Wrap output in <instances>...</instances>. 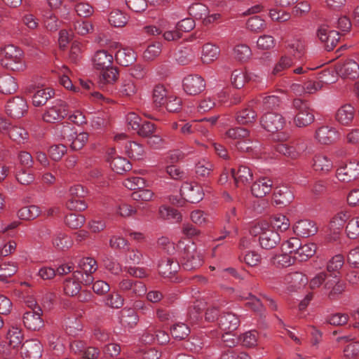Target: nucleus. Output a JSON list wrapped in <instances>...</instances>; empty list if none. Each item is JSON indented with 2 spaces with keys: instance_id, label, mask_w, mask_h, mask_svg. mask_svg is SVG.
Instances as JSON below:
<instances>
[{
  "instance_id": "48",
  "label": "nucleus",
  "mask_w": 359,
  "mask_h": 359,
  "mask_svg": "<svg viewBox=\"0 0 359 359\" xmlns=\"http://www.w3.org/2000/svg\"><path fill=\"white\" fill-rule=\"evenodd\" d=\"M153 102L156 107L164 105L167 101V91L163 85H157L153 90Z\"/></svg>"
},
{
  "instance_id": "36",
  "label": "nucleus",
  "mask_w": 359,
  "mask_h": 359,
  "mask_svg": "<svg viewBox=\"0 0 359 359\" xmlns=\"http://www.w3.org/2000/svg\"><path fill=\"white\" fill-rule=\"evenodd\" d=\"M180 267V263L171 258L163 259L158 264L159 272L166 276L177 272Z\"/></svg>"
},
{
  "instance_id": "18",
  "label": "nucleus",
  "mask_w": 359,
  "mask_h": 359,
  "mask_svg": "<svg viewBox=\"0 0 359 359\" xmlns=\"http://www.w3.org/2000/svg\"><path fill=\"white\" fill-rule=\"evenodd\" d=\"M102 73L98 76L97 84L102 89H105L108 86L113 85L118 78V71L116 67L111 65L104 69H100Z\"/></svg>"
},
{
  "instance_id": "46",
  "label": "nucleus",
  "mask_w": 359,
  "mask_h": 359,
  "mask_svg": "<svg viewBox=\"0 0 359 359\" xmlns=\"http://www.w3.org/2000/svg\"><path fill=\"white\" fill-rule=\"evenodd\" d=\"M39 208L36 205L25 206L20 208L18 212V217L20 219L31 220L40 215Z\"/></svg>"
},
{
  "instance_id": "7",
  "label": "nucleus",
  "mask_w": 359,
  "mask_h": 359,
  "mask_svg": "<svg viewBox=\"0 0 359 359\" xmlns=\"http://www.w3.org/2000/svg\"><path fill=\"white\" fill-rule=\"evenodd\" d=\"M317 36L327 51L333 50L339 40V32L330 29L326 25L319 27Z\"/></svg>"
},
{
  "instance_id": "38",
  "label": "nucleus",
  "mask_w": 359,
  "mask_h": 359,
  "mask_svg": "<svg viewBox=\"0 0 359 359\" xmlns=\"http://www.w3.org/2000/svg\"><path fill=\"white\" fill-rule=\"evenodd\" d=\"M112 170L118 174H123L132 169V164L125 158L114 157L110 162Z\"/></svg>"
},
{
  "instance_id": "4",
  "label": "nucleus",
  "mask_w": 359,
  "mask_h": 359,
  "mask_svg": "<svg viewBox=\"0 0 359 359\" xmlns=\"http://www.w3.org/2000/svg\"><path fill=\"white\" fill-rule=\"evenodd\" d=\"M80 271L73 273L74 278L80 283L88 285L93 283V273L97 269L96 261L91 257H83L79 263Z\"/></svg>"
},
{
  "instance_id": "20",
  "label": "nucleus",
  "mask_w": 359,
  "mask_h": 359,
  "mask_svg": "<svg viewBox=\"0 0 359 359\" xmlns=\"http://www.w3.org/2000/svg\"><path fill=\"white\" fill-rule=\"evenodd\" d=\"M218 324L222 330L233 332L239 326L240 320L236 314L226 312L220 316Z\"/></svg>"
},
{
  "instance_id": "1",
  "label": "nucleus",
  "mask_w": 359,
  "mask_h": 359,
  "mask_svg": "<svg viewBox=\"0 0 359 359\" xmlns=\"http://www.w3.org/2000/svg\"><path fill=\"white\" fill-rule=\"evenodd\" d=\"M179 248L180 252V264L182 267L187 271L195 270L202 266L203 263V253L198 250L191 241L187 243L180 242Z\"/></svg>"
},
{
  "instance_id": "44",
  "label": "nucleus",
  "mask_w": 359,
  "mask_h": 359,
  "mask_svg": "<svg viewBox=\"0 0 359 359\" xmlns=\"http://www.w3.org/2000/svg\"><path fill=\"white\" fill-rule=\"evenodd\" d=\"M269 225L274 231L283 232L289 229L290 223L285 215L279 214L272 217Z\"/></svg>"
},
{
  "instance_id": "40",
  "label": "nucleus",
  "mask_w": 359,
  "mask_h": 359,
  "mask_svg": "<svg viewBox=\"0 0 359 359\" xmlns=\"http://www.w3.org/2000/svg\"><path fill=\"white\" fill-rule=\"evenodd\" d=\"M322 82L323 81H315L310 80L304 83V86H302L299 84H293L292 88L293 90L297 93L304 92L306 93L312 94L322 88Z\"/></svg>"
},
{
  "instance_id": "33",
  "label": "nucleus",
  "mask_w": 359,
  "mask_h": 359,
  "mask_svg": "<svg viewBox=\"0 0 359 359\" xmlns=\"http://www.w3.org/2000/svg\"><path fill=\"white\" fill-rule=\"evenodd\" d=\"M257 117V113L252 109L248 107L238 111L236 114V121L241 125L252 123Z\"/></svg>"
},
{
  "instance_id": "49",
  "label": "nucleus",
  "mask_w": 359,
  "mask_h": 359,
  "mask_svg": "<svg viewBox=\"0 0 359 359\" xmlns=\"http://www.w3.org/2000/svg\"><path fill=\"white\" fill-rule=\"evenodd\" d=\"M65 325L69 334L76 335L81 331L83 325L78 317L69 316L65 319Z\"/></svg>"
},
{
  "instance_id": "2",
  "label": "nucleus",
  "mask_w": 359,
  "mask_h": 359,
  "mask_svg": "<svg viewBox=\"0 0 359 359\" xmlns=\"http://www.w3.org/2000/svg\"><path fill=\"white\" fill-rule=\"evenodd\" d=\"M252 236H259L260 246L266 250L274 248L280 241L279 233L274 231L270 225L265 222L254 224L250 229Z\"/></svg>"
},
{
  "instance_id": "60",
  "label": "nucleus",
  "mask_w": 359,
  "mask_h": 359,
  "mask_svg": "<svg viewBox=\"0 0 359 359\" xmlns=\"http://www.w3.org/2000/svg\"><path fill=\"white\" fill-rule=\"evenodd\" d=\"M249 135V131L241 127H236L229 129L225 133V136L233 140H243L247 138Z\"/></svg>"
},
{
  "instance_id": "25",
  "label": "nucleus",
  "mask_w": 359,
  "mask_h": 359,
  "mask_svg": "<svg viewBox=\"0 0 359 359\" xmlns=\"http://www.w3.org/2000/svg\"><path fill=\"white\" fill-rule=\"evenodd\" d=\"M294 194L287 186H280L275 189L273 199L277 205L286 206L294 199Z\"/></svg>"
},
{
  "instance_id": "31",
  "label": "nucleus",
  "mask_w": 359,
  "mask_h": 359,
  "mask_svg": "<svg viewBox=\"0 0 359 359\" xmlns=\"http://www.w3.org/2000/svg\"><path fill=\"white\" fill-rule=\"evenodd\" d=\"M18 89V83L15 79L9 75L0 76V92L4 94L14 93Z\"/></svg>"
},
{
  "instance_id": "3",
  "label": "nucleus",
  "mask_w": 359,
  "mask_h": 359,
  "mask_svg": "<svg viewBox=\"0 0 359 359\" xmlns=\"http://www.w3.org/2000/svg\"><path fill=\"white\" fill-rule=\"evenodd\" d=\"M0 55L3 57L2 64L12 71H22L25 68L23 53L14 45H7L0 49Z\"/></svg>"
},
{
  "instance_id": "16",
  "label": "nucleus",
  "mask_w": 359,
  "mask_h": 359,
  "mask_svg": "<svg viewBox=\"0 0 359 359\" xmlns=\"http://www.w3.org/2000/svg\"><path fill=\"white\" fill-rule=\"evenodd\" d=\"M43 313L41 309L35 311H26L23 315V323L25 326L31 330H39L43 327V320L41 318Z\"/></svg>"
},
{
  "instance_id": "52",
  "label": "nucleus",
  "mask_w": 359,
  "mask_h": 359,
  "mask_svg": "<svg viewBox=\"0 0 359 359\" xmlns=\"http://www.w3.org/2000/svg\"><path fill=\"white\" fill-rule=\"evenodd\" d=\"M160 217L164 219L179 222L182 219L180 212L175 208L168 206H162L159 209Z\"/></svg>"
},
{
  "instance_id": "10",
  "label": "nucleus",
  "mask_w": 359,
  "mask_h": 359,
  "mask_svg": "<svg viewBox=\"0 0 359 359\" xmlns=\"http://www.w3.org/2000/svg\"><path fill=\"white\" fill-rule=\"evenodd\" d=\"M337 178L343 182H349L359 177V161H351L339 167L336 173Z\"/></svg>"
},
{
  "instance_id": "19",
  "label": "nucleus",
  "mask_w": 359,
  "mask_h": 359,
  "mask_svg": "<svg viewBox=\"0 0 359 359\" xmlns=\"http://www.w3.org/2000/svg\"><path fill=\"white\" fill-rule=\"evenodd\" d=\"M273 187L270 178L263 177L257 180L251 187L252 194L257 198H262L269 194Z\"/></svg>"
},
{
  "instance_id": "53",
  "label": "nucleus",
  "mask_w": 359,
  "mask_h": 359,
  "mask_svg": "<svg viewBox=\"0 0 359 359\" xmlns=\"http://www.w3.org/2000/svg\"><path fill=\"white\" fill-rule=\"evenodd\" d=\"M189 13L195 18L203 20L204 17L209 13V9L203 4L196 3L189 6Z\"/></svg>"
},
{
  "instance_id": "26",
  "label": "nucleus",
  "mask_w": 359,
  "mask_h": 359,
  "mask_svg": "<svg viewBox=\"0 0 359 359\" xmlns=\"http://www.w3.org/2000/svg\"><path fill=\"white\" fill-rule=\"evenodd\" d=\"M355 116L354 107L351 104H344L339 107L335 114L338 123L344 126L349 125Z\"/></svg>"
},
{
  "instance_id": "63",
  "label": "nucleus",
  "mask_w": 359,
  "mask_h": 359,
  "mask_svg": "<svg viewBox=\"0 0 359 359\" xmlns=\"http://www.w3.org/2000/svg\"><path fill=\"white\" fill-rule=\"evenodd\" d=\"M191 221L199 226L210 223L209 215L201 210H196L191 213Z\"/></svg>"
},
{
  "instance_id": "54",
  "label": "nucleus",
  "mask_w": 359,
  "mask_h": 359,
  "mask_svg": "<svg viewBox=\"0 0 359 359\" xmlns=\"http://www.w3.org/2000/svg\"><path fill=\"white\" fill-rule=\"evenodd\" d=\"M45 27L50 31H56L59 27V22L55 15L51 11H46L42 15Z\"/></svg>"
},
{
  "instance_id": "61",
  "label": "nucleus",
  "mask_w": 359,
  "mask_h": 359,
  "mask_svg": "<svg viewBox=\"0 0 359 359\" xmlns=\"http://www.w3.org/2000/svg\"><path fill=\"white\" fill-rule=\"evenodd\" d=\"M212 169V164L210 161L203 159L196 163L195 171L198 176L205 177L210 175Z\"/></svg>"
},
{
  "instance_id": "8",
  "label": "nucleus",
  "mask_w": 359,
  "mask_h": 359,
  "mask_svg": "<svg viewBox=\"0 0 359 359\" xmlns=\"http://www.w3.org/2000/svg\"><path fill=\"white\" fill-rule=\"evenodd\" d=\"M260 123L266 130L275 133L283 128L285 120L280 114L268 112L261 117Z\"/></svg>"
},
{
  "instance_id": "9",
  "label": "nucleus",
  "mask_w": 359,
  "mask_h": 359,
  "mask_svg": "<svg viewBox=\"0 0 359 359\" xmlns=\"http://www.w3.org/2000/svg\"><path fill=\"white\" fill-rule=\"evenodd\" d=\"M182 86L186 93L196 95L204 90L205 82L201 76L191 74L184 78Z\"/></svg>"
},
{
  "instance_id": "27",
  "label": "nucleus",
  "mask_w": 359,
  "mask_h": 359,
  "mask_svg": "<svg viewBox=\"0 0 359 359\" xmlns=\"http://www.w3.org/2000/svg\"><path fill=\"white\" fill-rule=\"evenodd\" d=\"M119 323L123 327L132 328L139 320V317L133 309L124 308L120 311Z\"/></svg>"
},
{
  "instance_id": "17",
  "label": "nucleus",
  "mask_w": 359,
  "mask_h": 359,
  "mask_svg": "<svg viewBox=\"0 0 359 359\" xmlns=\"http://www.w3.org/2000/svg\"><path fill=\"white\" fill-rule=\"evenodd\" d=\"M43 346L37 340L27 341L22 347L21 354L24 359H39L42 355Z\"/></svg>"
},
{
  "instance_id": "5",
  "label": "nucleus",
  "mask_w": 359,
  "mask_h": 359,
  "mask_svg": "<svg viewBox=\"0 0 359 359\" xmlns=\"http://www.w3.org/2000/svg\"><path fill=\"white\" fill-rule=\"evenodd\" d=\"M68 114V107L66 102L60 99L55 100L51 106L46 108L43 114V120L47 123H58L62 121Z\"/></svg>"
},
{
  "instance_id": "11",
  "label": "nucleus",
  "mask_w": 359,
  "mask_h": 359,
  "mask_svg": "<svg viewBox=\"0 0 359 359\" xmlns=\"http://www.w3.org/2000/svg\"><path fill=\"white\" fill-rule=\"evenodd\" d=\"M180 193L187 201L191 203H198L204 196L201 186L191 182H184L181 187Z\"/></svg>"
},
{
  "instance_id": "59",
  "label": "nucleus",
  "mask_w": 359,
  "mask_h": 359,
  "mask_svg": "<svg viewBox=\"0 0 359 359\" xmlns=\"http://www.w3.org/2000/svg\"><path fill=\"white\" fill-rule=\"evenodd\" d=\"M18 271L17 266L14 263H2L0 264V280L6 281L8 277L14 275Z\"/></svg>"
},
{
  "instance_id": "37",
  "label": "nucleus",
  "mask_w": 359,
  "mask_h": 359,
  "mask_svg": "<svg viewBox=\"0 0 359 359\" xmlns=\"http://www.w3.org/2000/svg\"><path fill=\"white\" fill-rule=\"evenodd\" d=\"M88 133L81 132L79 133H74L69 137L70 147L74 151L81 149L88 140Z\"/></svg>"
},
{
  "instance_id": "23",
  "label": "nucleus",
  "mask_w": 359,
  "mask_h": 359,
  "mask_svg": "<svg viewBox=\"0 0 359 359\" xmlns=\"http://www.w3.org/2000/svg\"><path fill=\"white\" fill-rule=\"evenodd\" d=\"M231 172L238 187L249 184L252 180V172L248 166L240 165L237 170L231 168Z\"/></svg>"
},
{
  "instance_id": "47",
  "label": "nucleus",
  "mask_w": 359,
  "mask_h": 359,
  "mask_svg": "<svg viewBox=\"0 0 359 359\" xmlns=\"http://www.w3.org/2000/svg\"><path fill=\"white\" fill-rule=\"evenodd\" d=\"M128 17L120 10L112 11L109 16V22L115 27H122L128 22Z\"/></svg>"
},
{
  "instance_id": "58",
  "label": "nucleus",
  "mask_w": 359,
  "mask_h": 359,
  "mask_svg": "<svg viewBox=\"0 0 359 359\" xmlns=\"http://www.w3.org/2000/svg\"><path fill=\"white\" fill-rule=\"evenodd\" d=\"M346 232L349 238L354 239L359 235V217L349 218L346 226Z\"/></svg>"
},
{
  "instance_id": "56",
  "label": "nucleus",
  "mask_w": 359,
  "mask_h": 359,
  "mask_svg": "<svg viewBox=\"0 0 359 359\" xmlns=\"http://www.w3.org/2000/svg\"><path fill=\"white\" fill-rule=\"evenodd\" d=\"M80 280L67 278L64 283V291L67 295L74 296L81 290Z\"/></svg>"
},
{
  "instance_id": "42",
  "label": "nucleus",
  "mask_w": 359,
  "mask_h": 359,
  "mask_svg": "<svg viewBox=\"0 0 359 359\" xmlns=\"http://www.w3.org/2000/svg\"><path fill=\"white\" fill-rule=\"evenodd\" d=\"M350 217L351 214L348 211H341L337 213L330 221V229L334 231L341 230Z\"/></svg>"
},
{
  "instance_id": "35",
  "label": "nucleus",
  "mask_w": 359,
  "mask_h": 359,
  "mask_svg": "<svg viewBox=\"0 0 359 359\" xmlns=\"http://www.w3.org/2000/svg\"><path fill=\"white\" fill-rule=\"evenodd\" d=\"M138 88L135 83L130 79L122 81L118 88V93L121 97H132L136 95Z\"/></svg>"
},
{
  "instance_id": "6",
  "label": "nucleus",
  "mask_w": 359,
  "mask_h": 359,
  "mask_svg": "<svg viewBox=\"0 0 359 359\" xmlns=\"http://www.w3.org/2000/svg\"><path fill=\"white\" fill-rule=\"evenodd\" d=\"M293 105L297 110L293 120L297 127H306L313 122L314 115L306 102L297 99L294 100Z\"/></svg>"
},
{
  "instance_id": "43",
  "label": "nucleus",
  "mask_w": 359,
  "mask_h": 359,
  "mask_svg": "<svg viewBox=\"0 0 359 359\" xmlns=\"http://www.w3.org/2000/svg\"><path fill=\"white\" fill-rule=\"evenodd\" d=\"M126 152L129 157L134 159H141L144 156V147L135 142H129L125 147Z\"/></svg>"
},
{
  "instance_id": "50",
  "label": "nucleus",
  "mask_w": 359,
  "mask_h": 359,
  "mask_svg": "<svg viewBox=\"0 0 359 359\" xmlns=\"http://www.w3.org/2000/svg\"><path fill=\"white\" fill-rule=\"evenodd\" d=\"M53 244L55 248L59 250L68 249L72 245V241L69 237L62 232H57L53 239Z\"/></svg>"
},
{
  "instance_id": "12",
  "label": "nucleus",
  "mask_w": 359,
  "mask_h": 359,
  "mask_svg": "<svg viewBox=\"0 0 359 359\" xmlns=\"http://www.w3.org/2000/svg\"><path fill=\"white\" fill-rule=\"evenodd\" d=\"M323 289L330 299H337L345 291L346 283L339 278L334 276L327 279Z\"/></svg>"
},
{
  "instance_id": "14",
  "label": "nucleus",
  "mask_w": 359,
  "mask_h": 359,
  "mask_svg": "<svg viewBox=\"0 0 359 359\" xmlns=\"http://www.w3.org/2000/svg\"><path fill=\"white\" fill-rule=\"evenodd\" d=\"M28 108L27 102L22 97H15L9 100L6 105L7 114L13 118H20Z\"/></svg>"
},
{
  "instance_id": "51",
  "label": "nucleus",
  "mask_w": 359,
  "mask_h": 359,
  "mask_svg": "<svg viewBox=\"0 0 359 359\" xmlns=\"http://www.w3.org/2000/svg\"><path fill=\"white\" fill-rule=\"evenodd\" d=\"M170 332L175 339L182 340L189 336L190 330L184 323H177L171 327Z\"/></svg>"
},
{
  "instance_id": "55",
  "label": "nucleus",
  "mask_w": 359,
  "mask_h": 359,
  "mask_svg": "<svg viewBox=\"0 0 359 359\" xmlns=\"http://www.w3.org/2000/svg\"><path fill=\"white\" fill-rule=\"evenodd\" d=\"M86 219L82 215L70 213L65 217V224L72 229H79L85 223Z\"/></svg>"
},
{
  "instance_id": "39",
  "label": "nucleus",
  "mask_w": 359,
  "mask_h": 359,
  "mask_svg": "<svg viewBox=\"0 0 359 359\" xmlns=\"http://www.w3.org/2000/svg\"><path fill=\"white\" fill-rule=\"evenodd\" d=\"M6 339L11 348L18 347L23 339V334L21 329L18 327L12 326L8 331Z\"/></svg>"
},
{
  "instance_id": "32",
  "label": "nucleus",
  "mask_w": 359,
  "mask_h": 359,
  "mask_svg": "<svg viewBox=\"0 0 359 359\" xmlns=\"http://www.w3.org/2000/svg\"><path fill=\"white\" fill-rule=\"evenodd\" d=\"M316 251V246L314 243H305L298 248L295 252L294 258L299 262L306 261L309 257H312Z\"/></svg>"
},
{
  "instance_id": "21",
  "label": "nucleus",
  "mask_w": 359,
  "mask_h": 359,
  "mask_svg": "<svg viewBox=\"0 0 359 359\" xmlns=\"http://www.w3.org/2000/svg\"><path fill=\"white\" fill-rule=\"evenodd\" d=\"M337 73L342 77L354 79L359 76V65L353 60H346L338 65Z\"/></svg>"
},
{
  "instance_id": "45",
  "label": "nucleus",
  "mask_w": 359,
  "mask_h": 359,
  "mask_svg": "<svg viewBox=\"0 0 359 359\" xmlns=\"http://www.w3.org/2000/svg\"><path fill=\"white\" fill-rule=\"evenodd\" d=\"M8 135L12 140L18 144H25L29 138L27 132L20 126H12L9 130Z\"/></svg>"
},
{
  "instance_id": "29",
  "label": "nucleus",
  "mask_w": 359,
  "mask_h": 359,
  "mask_svg": "<svg viewBox=\"0 0 359 359\" xmlns=\"http://www.w3.org/2000/svg\"><path fill=\"white\" fill-rule=\"evenodd\" d=\"M312 167L316 171L328 172L333 168L331 159L322 154H316L312 161Z\"/></svg>"
},
{
  "instance_id": "13",
  "label": "nucleus",
  "mask_w": 359,
  "mask_h": 359,
  "mask_svg": "<svg viewBox=\"0 0 359 359\" xmlns=\"http://www.w3.org/2000/svg\"><path fill=\"white\" fill-rule=\"evenodd\" d=\"M339 137L338 131L334 127L323 126L315 133L314 137L320 144L328 145L334 142Z\"/></svg>"
},
{
  "instance_id": "22",
  "label": "nucleus",
  "mask_w": 359,
  "mask_h": 359,
  "mask_svg": "<svg viewBox=\"0 0 359 359\" xmlns=\"http://www.w3.org/2000/svg\"><path fill=\"white\" fill-rule=\"evenodd\" d=\"M114 56L105 50H100L95 52L92 62L93 65L96 69H104L112 65Z\"/></svg>"
},
{
  "instance_id": "15",
  "label": "nucleus",
  "mask_w": 359,
  "mask_h": 359,
  "mask_svg": "<svg viewBox=\"0 0 359 359\" xmlns=\"http://www.w3.org/2000/svg\"><path fill=\"white\" fill-rule=\"evenodd\" d=\"M118 288L124 292L132 294L136 297H140L146 294L147 288L145 285L140 281H135L123 278L118 283Z\"/></svg>"
},
{
  "instance_id": "57",
  "label": "nucleus",
  "mask_w": 359,
  "mask_h": 359,
  "mask_svg": "<svg viewBox=\"0 0 359 359\" xmlns=\"http://www.w3.org/2000/svg\"><path fill=\"white\" fill-rule=\"evenodd\" d=\"M240 260L243 261L247 265L250 266H257L261 262V256L256 251L250 250L243 253L239 257Z\"/></svg>"
},
{
  "instance_id": "41",
  "label": "nucleus",
  "mask_w": 359,
  "mask_h": 359,
  "mask_svg": "<svg viewBox=\"0 0 359 359\" xmlns=\"http://www.w3.org/2000/svg\"><path fill=\"white\" fill-rule=\"evenodd\" d=\"M287 51L294 57H301L305 50V43L300 39H293L287 42Z\"/></svg>"
},
{
  "instance_id": "24",
  "label": "nucleus",
  "mask_w": 359,
  "mask_h": 359,
  "mask_svg": "<svg viewBox=\"0 0 359 359\" xmlns=\"http://www.w3.org/2000/svg\"><path fill=\"white\" fill-rule=\"evenodd\" d=\"M318 231L316 223L309 219L298 221L294 226V231L297 235L302 237H309L314 235Z\"/></svg>"
},
{
  "instance_id": "62",
  "label": "nucleus",
  "mask_w": 359,
  "mask_h": 359,
  "mask_svg": "<svg viewBox=\"0 0 359 359\" xmlns=\"http://www.w3.org/2000/svg\"><path fill=\"white\" fill-rule=\"evenodd\" d=\"M161 52V44L156 42L147 46L143 53V57L145 60H153L159 55Z\"/></svg>"
},
{
  "instance_id": "28",
  "label": "nucleus",
  "mask_w": 359,
  "mask_h": 359,
  "mask_svg": "<svg viewBox=\"0 0 359 359\" xmlns=\"http://www.w3.org/2000/svg\"><path fill=\"white\" fill-rule=\"evenodd\" d=\"M115 57L117 62L124 67L131 65L137 59L136 53L130 48H123L119 49L116 52Z\"/></svg>"
},
{
  "instance_id": "30",
  "label": "nucleus",
  "mask_w": 359,
  "mask_h": 359,
  "mask_svg": "<svg viewBox=\"0 0 359 359\" xmlns=\"http://www.w3.org/2000/svg\"><path fill=\"white\" fill-rule=\"evenodd\" d=\"M54 94V90L50 88L37 89L32 95V103L35 107L43 106Z\"/></svg>"
},
{
  "instance_id": "64",
  "label": "nucleus",
  "mask_w": 359,
  "mask_h": 359,
  "mask_svg": "<svg viewBox=\"0 0 359 359\" xmlns=\"http://www.w3.org/2000/svg\"><path fill=\"white\" fill-rule=\"evenodd\" d=\"M344 356L346 359L359 358V341H353L344 348Z\"/></svg>"
},
{
  "instance_id": "34",
  "label": "nucleus",
  "mask_w": 359,
  "mask_h": 359,
  "mask_svg": "<svg viewBox=\"0 0 359 359\" xmlns=\"http://www.w3.org/2000/svg\"><path fill=\"white\" fill-rule=\"evenodd\" d=\"M219 48L212 43H206L203 47L202 61L203 63L209 64L215 60L219 54Z\"/></svg>"
}]
</instances>
